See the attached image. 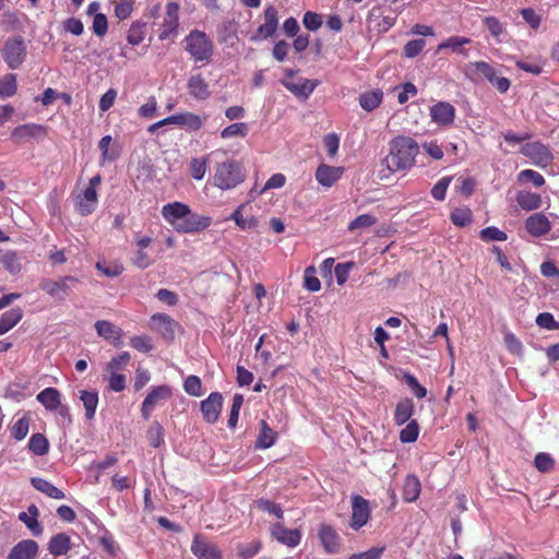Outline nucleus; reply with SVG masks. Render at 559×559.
Returning a JSON list of instances; mask_svg holds the SVG:
<instances>
[{
    "label": "nucleus",
    "instance_id": "72a5a7b5",
    "mask_svg": "<svg viewBox=\"0 0 559 559\" xmlns=\"http://www.w3.org/2000/svg\"><path fill=\"white\" fill-rule=\"evenodd\" d=\"M277 433L273 430L265 420L260 421V430L257 438L258 449H270L276 443Z\"/></svg>",
    "mask_w": 559,
    "mask_h": 559
},
{
    "label": "nucleus",
    "instance_id": "cd10ccee",
    "mask_svg": "<svg viewBox=\"0 0 559 559\" xmlns=\"http://www.w3.org/2000/svg\"><path fill=\"white\" fill-rule=\"evenodd\" d=\"M167 124H179L181 127H186L189 130L198 131L202 127V119L199 115L194 112L185 111L178 115H173L170 117L165 118Z\"/></svg>",
    "mask_w": 559,
    "mask_h": 559
},
{
    "label": "nucleus",
    "instance_id": "f03ea898",
    "mask_svg": "<svg viewBox=\"0 0 559 559\" xmlns=\"http://www.w3.org/2000/svg\"><path fill=\"white\" fill-rule=\"evenodd\" d=\"M162 216L179 233H194L206 229L211 225L209 216H202L190 211L188 204L175 201L162 206Z\"/></svg>",
    "mask_w": 559,
    "mask_h": 559
},
{
    "label": "nucleus",
    "instance_id": "f8f14e48",
    "mask_svg": "<svg viewBox=\"0 0 559 559\" xmlns=\"http://www.w3.org/2000/svg\"><path fill=\"white\" fill-rule=\"evenodd\" d=\"M344 174L343 166H332L329 164L321 163L314 171L316 181L321 187L331 188L340 181Z\"/></svg>",
    "mask_w": 559,
    "mask_h": 559
},
{
    "label": "nucleus",
    "instance_id": "423d86ee",
    "mask_svg": "<svg viewBox=\"0 0 559 559\" xmlns=\"http://www.w3.org/2000/svg\"><path fill=\"white\" fill-rule=\"evenodd\" d=\"M2 58L11 70H17L26 60L27 46L21 35L13 36L4 41Z\"/></svg>",
    "mask_w": 559,
    "mask_h": 559
},
{
    "label": "nucleus",
    "instance_id": "6e6d98bb",
    "mask_svg": "<svg viewBox=\"0 0 559 559\" xmlns=\"http://www.w3.org/2000/svg\"><path fill=\"white\" fill-rule=\"evenodd\" d=\"M257 508L259 510H261L262 512H265V513H269V514H273L278 520L284 518V510H283V508L278 503H276L274 501H270V500H266V499H259L257 501Z\"/></svg>",
    "mask_w": 559,
    "mask_h": 559
},
{
    "label": "nucleus",
    "instance_id": "69168bd1",
    "mask_svg": "<svg viewBox=\"0 0 559 559\" xmlns=\"http://www.w3.org/2000/svg\"><path fill=\"white\" fill-rule=\"evenodd\" d=\"M185 391L190 396L202 395L201 379L197 376H189L185 381Z\"/></svg>",
    "mask_w": 559,
    "mask_h": 559
},
{
    "label": "nucleus",
    "instance_id": "9d476101",
    "mask_svg": "<svg viewBox=\"0 0 559 559\" xmlns=\"http://www.w3.org/2000/svg\"><path fill=\"white\" fill-rule=\"evenodd\" d=\"M522 154L537 166H548L552 162V154L548 146L539 142H531L522 146Z\"/></svg>",
    "mask_w": 559,
    "mask_h": 559
},
{
    "label": "nucleus",
    "instance_id": "2eb2a0df",
    "mask_svg": "<svg viewBox=\"0 0 559 559\" xmlns=\"http://www.w3.org/2000/svg\"><path fill=\"white\" fill-rule=\"evenodd\" d=\"M524 228L531 237H544L551 230V223L543 212H537L525 218Z\"/></svg>",
    "mask_w": 559,
    "mask_h": 559
},
{
    "label": "nucleus",
    "instance_id": "4c0bfd02",
    "mask_svg": "<svg viewBox=\"0 0 559 559\" xmlns=\"http://www.w3.org/2000/svg\"><path fill=\"white\" fill-rule=\"evenodd\" d=\"M0 264L11 274H17L22 269L19 253L13 250H5L0 253Z\"/></svg>",
    "mask_w": 559,
    "mask_h": 559
},
{
    "label": "nucleus",
    "instance_id": "9b49d317",
    "mask_svg": "<svg viewBox=\"0 0 559 559\" xmlns=\"http://www.w3.org/2000/svg\"><path fill=\"white\" fill-rule=\"evenodd\" d=\"M200 407L203 420L210 425H214L222 413L223 395L218 392H213L206 400L201 401Z\"/></svg>",
    "mask_w": 559,
    "mask_h": 559
},
{
    "label": "nucleus",
    "instance_id": "f704fd0d",
    "mask_svg": "<svg viewBox=\"0 0 559 559\" xmlns=\"http://www.w3.org/2000/svg\"><path fill=\"white\" fill-rule=\"evenodd\" d=\"M21 319L22 310L19 307L3 312L2 316H0V335H4L11 331L13 326L19 324Z\"/></svg>",
    "mask_w": 559,
    "mask_h": 559
},
{
    "label": "nucleus",
    "instance_id": "412c9836",
    "mask_svg": "<svg viewBox=\"0 0 559 559\" xmlns=\"http://www.w3.org/2000/svg\"><path fill=\"white\" fill-rule=\"evenodd\" d=\"M39 546L33 539H24L13 546L7 559H36L38 557Z\"/></svg>",
    "mask_w": 559,
    "mask_h": 559
},
{
    "label": "nucleus",
    "instance_id": "774afa93",
    "mask_svg": "<svg viewBox=\"0 0 559 559\" xmlns=\"http://www.w3.org/2000/svg\"><path fill=\"white\" fill-rule=\"evenodd\" d=\"M304 25L306 29H310L312 32L318 31L322 25V17L319 13L306 11L304 15Z\"/></svg>",
    "mask_w": 559,
    "mask_h": 559
},
{
    "label": "nucleus",
    "instance_id": "0e129e2a",
    "mask_svg": "<svg viewBox=\"0 0 559 559\" xmlns=\"http://www.w3.org/2000/svg\"><path fill=\"white\" fill-rule=\"evenodd\" d=\"M314 266L310 265L305 271V287L306 289L314 293L319 292L321 289V283L319 277L316 275Z\"/></svg>",
    "mask_w": 559,
    "mask_h": 559
},
{
    "label": "nucleus",
    "instance_id": "393cba45",
    "mask_svg": "<svg viewBox=\"0 0 559 559\" xmlns=\"http://www.w3.org/2000/svg\"><path fill=\"white\" fill-rule=\"evenodd\" d=\"M46 128L38 123H24L14 128L11 132L12 140L21 143L28 139L45 136Z\"/></svg>",
    "mask_w": 559,
    "mask_h": 559
},
{
    "label": "nucleus",
    "instance_id": "a211bd4d",
    "mask_svg": "<svg viewBox=\"0 0 559 559\" xmlns=\"http://www.w3.org/2000/svg\"><path fill=\"white\" fill-rule=\"evenodd\" d=\"M370 518V509L367 500L359 496L353 497V515H350V527L355 531L367 524Z\"/></svg>",
    "mask_w": 559,
    "mask_h": 559
},
{
    "label": "nucleus",
    "instance_id": "ddd939ff",
    "mask_svg": "<svg viewBox=\"0 0 559 559\" xmlns=\"http://www.w3.org/2000/svg\"><path fill=\"white\" fill-rule=\"evenodd\" d=\"M430 117L433 123L440 127H450L455 119V108L451 103L438 102L431 106Z\"/></svg>",
    "mask_w": 559,
    "mask_h": 559
},
{
    "label": "nucleus",
    "instance_id": "1a4fd4ad",
    "mask_svg": "<svg viewBox=\"0 0 559 559\" xmlns=\"http://www.w3.org/2000/svg\"><path fill=\"white\" fill-rule=\"evenodd\" d=\"M173 396V390L167 384H160L151 389L150 393L145 396L142 403V416L145 420L151 418V415L160 403L167 402Z\"/></svg>",
    "mask_w": 559,
    "mask_h": 559
},
{
    "label": "nucleus",
    "instance_id": "c85d7f7f",
    "mask_svg": "<svg viewBox=\"0 0 559 559\" xmlns=\"http://www.w3.org/2000/svg\"><path fill=\"white\" fill-rule=\"evenodd\" d=\"M39 509L35 504L27 507V513H19V521L26 525L27 530L32 532L35 537L43 533L41 524L38 521Z\"/></svg>",
    "mask_w": 559,
    "mask_h": 559
},
{
    "label": "nucleus",
    "instance_id": "b1692460",
    "mask_svg": "<svg viewBox=\"0 0 559 559\" xmlns=\"http://www.w3.org/2000/svg\"><path fill=\"white\" fill-rule=\"evenodd\" d=\"M319 538L326 554H336L340 551V535L332 525L321 524L319 528Z\"/></svg>",
    "mask_w": 559,
    "mask_h": 559
},
{
    "label": "nucleus",
    "instance_id": "de8ad7c7",
    "mask_svg": "<svg viewBox=\"0 0 559 559\" xmlns=\"http://www.w3.org/2000/svg\"><path fill=\"white\" fill-rule=\"evenodd\" d=\"M451 221L457 227H465L473 222V212L467 206L455 207L451 212Z\"/></svg>",
    "mask_w": 559,
    "mask_h": 559
},
{
    "label": "nucleus",
    "instance_id": "4be33fe9",
    "mask_svg": "<svg viewBox=\"0 0 559 559\" xmlns=\"http://www.w3.org/2000/svg\"><path fill=\"white\" fill-rule=\"evenodd\" d=\"M285 88L292 92L293 95L307 99L319 85L318 81L310 79H299V82H292L290 80H282Z\"/></svg>",
    "mask_w": 559,
    "mask_h": 559
},
{
    "label": "nucleus",
    "instance_id": "7ed1b4c3",
    "mask_svg": "<svg viewBox=\"0 0 559 559\" xmlns=\"http://www.w3.org/2000/svg\"><path fill=\"white\" fill-rule=\"evenodd\" d=\"M245 178L243 165L236 159H227L215 165L213 185L222 190L236 189L245 181Z\"/></svg>",
    "mask_w": 559,
    "mask_h": 559
},
{
    "label": "nucleus",
    "instance_id": "6ab92c4d",
    "mask_svg": "<svg viewBox=\"0 0 559 559\" xmlns=\"http://www.w3.org/2000/svg\"><path fill=\"white\" fill-rule=\"evenodd\" d=\"M193 555L199 559H222V550L215 544L202 539L195 535L192 546H190Z\"/></svg>",
    "mask_w": 559,
    "mask_h": 559
},
{
    "label": "nucleus",
    "instance_id": "5fc2aeb1",
    "mask_svg": "<svg viewBox=\"0 0 559 559\" xmlns=\"http://www.w3.org/2000/svg\"><path fill=\"white\" fill-rule=\"evenodd\" d=\"M479 237L481 241H507L508 235L496 226H489L485 229H480Z\"/></svg>",
    "mask_w": 559,
    "mask_h": 559
},
{
    "label": "nucleus",
    "instance_id": "79ce46f5",
    "mask_svg": "<svg viewBox=\"0 0 559 559\" xmlns=\"http://www.w3.org/2000/svg\"><path fill=\"white\" fill-rule=\"evenodd\" d=\"M383 98V93L381 90H374L367 93H364L360 95V98H358V103H360V106L364 110L372 111L378 106L381 105Z\"/></svg>",
    "mask_w": 559,
    "mask_h": 559
},
{
    "label": "nucleus",
    "instance_id": "aec40b11",
    "mask_svg": "<svg viewBox=\"0 0 559 559\" xmlns=\"http://www.w3.org/2000/svg\"><path fill=\"white\" fill-rule=\"evenodd\" d=\"M97 204V191L92 188H85L82 193L75 198L74 206L76 213L81 216H88L95 212Z\"/></svg>",
    "mask_w": 559,
    "mask_h": 559
},
{
    "label": "nucleus",
    "instance_id": "09e8293b",
    "mask_svg": "<svg viewBox=\"0 0 559 559\" xmlns=\"http://www.w3.org/2000/svg\"><path fill=\"white\" fill-rule=\"evenodd\" d=\"M419 433V426L416 419H412L406 424V426L400 430V441L402 443H413L416 442Z\"/></svg>",
    "mask_w": 559,
    "mask_h": 559
},
{
    "label": "nucleus",
    "instance_id": "f257e3e1",
    "mask_svg": "<svg viewBox=\"0 0 559 559\" xmlns=\"http://www.w3.org/2000/svg\"><path fill=\"white\" fill-rule=\"evenodd\" d=\"M390 152L381 160L380 178L388 179L396 171L409 170L416 164L419 146L416 140L408 135H396L390 141Z\"/></svg>",
    "mask_w": 559,
    "mask_h": 559
},
{
    "label": "nucleus",
    "instance_id": "c9c22d12",
    "mask_svg": "<svg viewBox=\"0 0 559 559\" xmlns=\"http://www.w3.org/2000/svg\"><path fill=\"white\" fill-rule=\"evenodd\" d=\"M80 400L83 403L85 411V418L92 420L95 417L96 408L98 404V395L95 391L81 390Z\"/></svg>",
    "mask_w": 559,
    "mask_h": 559
},
{
    "label": "nucleus",
    "instance_id": "3c124183",
    "mask_svg": "<svg viewBox=\"0 0 559 559\" xmlns=\"http://www.w3.org/2000/svg\"><path fill=\"white\" fill-rule=\"evenodd\" d=\"M376 224H377V218L368 213H365V214L358 215L355 219L350 221V223H348L347 229L349 231L361 230V229H367L370 226H373Z\"/></svg>",
    "mask_w": 559,
    "mask_h": 559
},
{
    "label": "nucleus",
    "instance_id": "864d4df0",
    "mask_svg": "<svg viewBox=\"0 0 559 559\" xmlns=\"http://www.w3.org/2000/svg\"><path fill=\"white\" fill-rule=\"evenodd\" d=\"M131 355L127 352L120 353L118 356L112 357L110 361H108L107 366H105V370L110 373L118 372L123 370L124 367L130 362Z\"/></svg>",
    "mask_w": 559,
    "mask_h": 559
},
{
    "label": "nucleus",
    "instance_id": "37998d69",
    "mask_svg": "<svg viewBox=\"0 0 559 559\" xmlns=\"http://www.w3.org/2000/svg\"><path fill=\"white\" fill-rule=\"evenodd\" d=\"M245 205H239L237 209L231 212L229 219L235 221L236 225L241 230H251L255 229L258 226V221L254 216L250 218H243L242 210Z\"/></svg>",
    "mask_w": 559,
    "mask_h": 559
},
{
    "label": "nucleus",
    "instance_id": "58836bf2",
    "mask_svg": "<svg viewBox=\"0 0 559 559\" xmlns=\"http://www.w3.org/2000/svg\"><path fill=\"white\" fill-rule=\"evenodd\" d=\"M483 25L486 26L490 36L495 38L497 44H501L503 41L502 37L508 34L503 23L495 16L483 19Z\"/></svg>",
    "mask_w": 559,
    "mask_h": 559
},
{
    "label": "nucleus",
    "instance_id": "680f3d73",
    "mask_svg": "<svg viewBox=\"0 0 559 559\" xmlns=\"http://www.w3.org/2000/svg\"><path fill=\"white\" fill-rule=\"evenodd\" d=\"M260 548L261 545L257 540L248 544H238L237 555L242 559H250L258 555Z\"/></svg>",
    "mask_w": 559,
    "mask_h": 559
},
{
    "label": "nucleus",
    "instance_id": "5701e85b",
    "mask_svg": "<svg viewBox=\"0 0 559 559\" xmlns=\"http://www.w3.org/2000/svg\"><path fill=\"white\" fill-rule=\"evenodd\" d=\"M151 329L160 336L173 340L174 338V325L175 321L170 316L166 313H154L150 319Z\"/></svg>",
    "mask_w": 559,
    "mask_h": 559
},
{
    "label": "nucleus",
    "instance_id": "a878e982",
    "mask_svg": "<svg viewBox=\"0 0 559 559\" xmlns=\"http://www.w3.org/2000/svg\"><path fill=\"white\" fill-rule=\"evenodd\" d=\"M471 44V39L465 36L453 35L448 37L442 43L438 45L437 51L441 52L445 49L451 50L454 53L460 55L461 57L467 59L469 56L468 49L464 48V46Z\"/></svg>",
    "mask_w": 559,
    "mask_h": 559
},
{
    "label": "nucleus",
    "instance_id": "0eeeda50",
    "mask_svg": "<svg viewBox=\"0 0 559 559\" xmlns=\"http://www.w3.org/2000/svg\"><path fill=\"white\" fill-rule=\"evenodd\" d=\"M278 29V11L274 5H269L263 11V24L259 25L250 36V41L266 40L276 35Z\"/></svg>",
    "mask_w": 559,
    "mask_h": 559
},
{
    "label": "nucleus",
    "instance_id": "20e7f679",
    "mask_svg": "<svg viewBox=\"0 0 559 559\" xmlns=\"http://www.w3.org/2000/svg\"><path fill=\"white\" fill-rule=\"evenodd\" d=\"M186 51L194 62L207 64L214 56V41L200 29H192L185 38Z\"/></svg>",
    "mask_w": 559,
    "mask_h": 559
},
{
    "label": "nucleus",
    "instance_id": "a19ab883",
    "mask_svg": "<svg viewBox=\"0 0 559 559\" xmlns=\"http://www.w3.org/2000/svg\"><path fill=\"white\" fill-rule=\"evenodd\" d=\"M207 160L209 156L191 158L188 164V171L190 177L197 181H201L206 176Z\"/></svg>",
    "mask_w": 559,
    "mask_h": 559
},
{
    "label": "nucleus",
    "instance_id": "6e6552de",
    "mask_svg": "<svg viewBox=\"0 0 559 559\" xmlns=\"http://www.w3.org/2000/svg\"><path fill=\"white\" fill-rule=\"evenodd\" d=\"M76 283L78 278L73 276H66L57 281L45 277L41 278L39 288L53 299L62 301L69 296L71 286Z\"/></svg>",
    "mask_w": 559,
    "mask_h": 559
},
{
    "label": "nucleus",
    "instance_id": "052dcab7",
    "mask_svg": "<svg viewBox=\"0 0 559 559\" xmlns=\"http://www.w3.org/2000/svg\"><path fill=\"white\" fill-rule=\"evenodd\" d=\"M426 41L424 39H415L405 44L403 53L405 58H416L425 48Z\"/></svg>",
    "mask_w": 559,
    "mask_h": 559
},
{
    "label": "nucleus",
    "instance_id": "4d7b16f0",
    "mask_svg": "<svg viewBox=\"0 0 559 559\" xmlns=\"http://www.w3.org/2000/svg\"><path fill=\"white\" fill-rule=\"evenodd\" d=\"M98 544H100L103 551L108 556L115 557L118 555L119 547L109 532H105V534L98 537Z\"/></svg>",
    "mask_w": 559,
    "mask_h": 559
},
{
    "label": "nucleus",
    "instance_id": "a18cd8bd",
    "mask_svg": "<svg viewBox=\"0 0 559 559\" xmlns=\"http://www.w3.org/2000/svg\"><path fill=\"white\" fill-rule=\"evenodd\" d=\"M17 92V78L9 73L0 79V98L13 96Z\"/></svg>",
    "mask_w": 559,
    "mask_h": 559
},
{
    "label": "nucleus",
    "instance_id": "c756f323",
    "mask_svg": "<svg viewBox=\"0 0 559 559\" xmlns=\"http://www.w3.org/2000/svg\"><path fill=\"white\" fill-rule=\"evenodd\" d=\"M37 401L49 412H56L62 405L61 393L55 388H47L40 391L37 395Z\"/></svg>",
    "mask_w": 559,
    "mask_h": 559
},
{
    "label": "nucleus",
    "instance_id": "dca6fc26",
    "mask_svg": "<svg viewBox=\"0 0 559 559\" xmlns=\"http://www.w3.org/2000/svg\"><path fill=\"white\" fill-rule=\"evenodd\" d=\"M95 330L97 336L110 342L116 348H119L123 344L121 341L123 337V330L108 320H97L95 323Z\"/></svg>",
    "mask_w": 559,
    "mask_h": 559
},
{
    "label": "nucleus",
    "instance_id": "13d9d810",
    "mask_svg": "<svg viewBox=\"0 0 559 559\" xmlns=\"http://www.w3.org/2000/svg\"><path fill=\"white\" fill-rule=\"evenodd\" d=\"M521 182H531L534 187L539 188L545 183L543 175L536 170L525 169L518 176Z\"/></svg>",
    "mask_w": 559,
    "mask_h": 559
},
{
    "label": "nucleus",
    "instance_id": "e433bc0d",
    "mask_svg": "<svg viewBox=\"0 0 559 559\" xmlns=\"http://www.w3.org/2000/svg\"><path fill=\"white\" fill-rule=\"evenodd\" d=\"M420 493L419 479L414 475H408L403 484V499L406 502H414L418 499Z\"/></svg>",
    "mask_w": 559,
    "mask_h": 559
},
{
    "label": "nucleus",
    "instance_id": "39448f33",
    "mask_svg": "<svg viewBox=\"0 0 559 559\" xmlns=\"http://www.w3.org/2000/svg\"><path fill=\"white\" fill-rule=\"evenodd\" d=\"M466 75L472 80L486 79L498 93L504 94L510 88L508 78L498 76V72L493 66L486 61H475L466 64Z\"/></svg>",
    "mask_w": 559,
    "mask_h": 559
},
{
    "label": "nucleus",
    "instance_id": "bf43d9fd",
    "mask_svg": "<svg viewBox=\"0 0 559 559\" xmlns=\"http://www.w3.org/2000/svg\"><path fill=\"white\" fill-rule=\"evenodd\" d=\"M130 345L132 348L140 353H148L153 349L152 338L151 336L140 335L133 336L130 340Z\"/></svg>",
    "mask_w": 559,
    "mask_h": 559
},
{
    "label": "nucleus",
    "instance_id": "c03bdc74",
    "mask_svg": "<svg viewBox=\"0 0 559 559\" xmlns=\"http://www.w3.org/2000/svg\"><path fill=\"white\" fill-rule=\"evenodd\" d=\"M533 466L536 467L538 473H551L556 467V460L550 453L539 452L533 460Z\"/></svg>",
    "mask_w": 559,
    "mask_h": 559
},
{
    "label": "nucleus",
    "instance_id": "bb28decb",
    "mask_svg": "<svg viewBox=\"0 0 559 559\" xmlns=\"http://www.w3.org/2000/svg\"><path fill=\"white\" fill-rule=\"evenodd\" d=\"M187 88L189 95L197 100H206L210 96L209 84L201 74L189 76Z\"/></svg>",
    "mask_w": 559,
    "mask_h": 559
},
{
    "label": "nucleus",
    "instance_id": "338daca9",
    "mask_svg": "<svg viewBox=\"0 0 559 559\" xmlns=\"http://www.w3.org/2000/svg\"><path fill=\"white\" fill-rule=\"evenodd\" d=\"M28 432V419L26 417H22L13 424L11 429L12 438L21 441L26 438Z\"/></svg>",
    "mask_w": 559,
    "mask_h": 559
},
{
    "label": "nucleus",
    "instance_id": "ea45409f",
    "mask_svg": "<svg viewBox=\"0 0 559 559\" xmlns=\"http://www.w3.org/2000/svg\"><path fill=\"white\" fill-rule=\"evenodd\" d=\"M516 203L524 211L537 210L542 204L540 195L530 191H521L516 194Z\"/></svg>",
    "mask_w": 559,
    "mask_h": 559
},
{
    "label": "nucleus",
    "instance_id": "8fccbe9b",
    "mask_svg": "<svg viewBox=\"0 0 559 559\" xmlns=\"http://www.w3.org/2000/svg\"><path fill=\"white\" fill-rule=\"evenodd\" d=\"M145 37V23H132L129 32H127V41L131 46H138L144 40Z\"/></svg>",
    "mask_w": 559,
    "mask_h": 559
},
{
    "label": "nucleus",
    "instance_id": "2f4dec72",
    "mask_svg": "<svg viewBox=\"0 0 559 559\" xmlns=\"http://www.w3.org/2000/svg\"><path fill=\"white\" fill-rule=\"evenodd\" d=\"M31 483L35 490H39L43 495H46V497L56 500H61L64 498L63 491L47 479L35 477L31 479Z\"/></svg>",
    "mask_w": 559,
    "mask_h": 559
},
{
    "label": "nucleus",
    "instance_id": "4468645a",
    "mask_svg": "<svg viewBox=\"0 0 559 559\" xmlns=\"http://www.w3.org/2000/svg\"><path fill=\"white\" fill-rule=\"evenodd\" d=\"M179 4L176 2H168L166 4L164 23L160 25L158 38L166 40L169 35L175 33L179 27Z\"/></svg>",
    "mask_w": 559,
    "mask_h": 559
},
{
    "label": "nucleus",
    "instance_id": "7c9ffc66",
    "mask_svg": "<svg viewBox=\"0 0 559 559\" xmlns=\"http://www.w3.org/2000/svg\"><path fill=\"white\" fill-rule=\"evenodd\" d=\"M414 413V403L411 399L406 397L397 402L395 411H393V421L395 425H404L411 421Z\"/></svg>",
    "mask_w": 559,
    "mask_h": 559
},
{
    "label": "nucleus",
    "instance_id": "603ef678",
    "mask_svg": "<svg viewBox=\"0 0 559 559\" xmlns=\"http://www.w3.org/2000/svg\"><path fill=\"white\" fill-rule=\"evenodd\" d=\"M249 133L248 123L243 122H237V123H230L228 127H225L222 132L221 136L223 139H229L235 136H241L245 138Z\"/></svg>",
    "mask_w": 559,
    "mask_h": 559
},
{
    "label": "nucleus",
    "instance_id": "e2e57ef3",
    "mask_svg": "<svg viewBox=\"0 0 559 559\" xmlns=\"http://www.w3.org/2000/svg\"><path fill=\"white\" fill-rule=\"evenodd\" d=\"M536 324L548 331L559 330V322L554 320V317L549 312H539L536 318Z\"/></svg>",
    "mask_w": 559,
    "mask_h": 559
},
{
    "label": "nucleus",
    "instance_id": "49530a36",
    "mask_svg": "<svg viewBox=\"0 0 559 559\" xmlns=\"http://www.w3.org/2000/svg\"><path fill=\"white\" fill-rule=\"evenodd\" d=\"M27 448L37 455H46L49 449L48 440L39 432L34 433L31 439H28Z\"/></svg>",
    "mask_w": 559,
    "mask_h": 559
},
{
    "label": "nucleus",
    "instance_id": "473e14b6",
    "mask_svg": "<svg viewBox=\"0 0 559 559\" xmlns=\"http://www.w3.org/2000/svg\"><path fill=\"white\" fill-rule=\"evenodd\" d=\"M70 537L67 533H59L49 539L48 551L53 556H64L70 549Z\"/></svg>",
    "mask_w": 559,
    "mask_h": 559
},
{
    "label": "nucleus",
    "instance_id": "f3484780",
    "mask_svg": "<svg viewBox=\"0 0 559 559\" xmlns=\"http://www.w3.org/2000/svg\"><path fill=\"white\" fill-rule=\"evenodd\" d=\"M271 536L273 539L290 548L298 546L301 539V533L299 530L286 528L282 523L271 525Z\"/></svg>",
    "mask_w": 559,
    "mask_h": 559
}]
</instances>
